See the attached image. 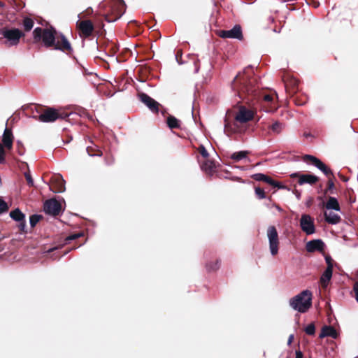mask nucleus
<instances>
[{"instance_id":"nucleus-1","label":"nucleus","mask_w":358,"mask_h":358,"mask_svg":"<svg viewBox=\"0 0 358 358\" xmlns=\"http://www.w3.org/2000/svg\"><path fill=\"white\" fill-rule=\"evenodd\" d=\"M252 73V67H247L242 73H239L234 78L231 83L233 90L248 103H253L254 100L258 97L257 80L256 78L251 76Z\"/></svg>"},{"instance_id":"nucleus-2","label":"nucleus","mask_w":358,"mask_h":358,"mask_svg":"<svg viewBox=\"0 0 358 358\" xmlns=\"http://www.w3.org/2000/svg\"><path fill=\"white\" fill-rule=\"evenodd\" d=\"M254 112L241 106L239 107L238 112L236 113L233 122H230L228 120H224V130L228 134L236 133H243L246 130V127L240 124H245L254 118Z\"/></svg>"},{"instance_id":"nucleus-3","label":"nucleus","mask_w":358,"mask_h":358,"mask_svg":"<svg viewBox=\"0 0 358 358\" xmlns=\"http://www.w3.org/2000/svg\"><path fill=\"white\" fill-rule=\"evenodd\" d=\"M99 7L102 9L104 19L108 22L120 19L126 10V5L123 0H105Z\"/></svg>"},{"instance_id":"nucleus-4","label":"nucleus","mask_w":358,"mask_h":358,"mask_svg":"<svg viewBox=\"0 0 358 358\" xmlns=\"http://www.w3.org/2000/svg\"><path fill=\"white\" fill-rule=\"evenodd\" d=\"M313 294L308 290H303L297 295L292 297L289 304L294 310L305 313L312 307Z\"/></svg>"},{"instance_id":"nucleus-5","label":"nucleus","mask_w":358,"mask_h":358,"mask_svg":"<svg viewBox=\"0 0 358 358\" xmlns=\"http://www.w3.org/2000/svg\"><path fill=\"white\" fill-rule=\"evenodd\" d=\"M33 37L35 43L41 41L45 48H52L57 38V32L52 27L45 29L36 27L33 31Z\"/></svg>"},{"instance_id":"nucleus-6","label":"nucleus","mask_w":358,"mask_h":358,"mask_svg":"<svg viewBox=\"0 0 358 358\" xmlns=\"http://www.w3.org/2000/svg\"><path fill=\"white\" fill-rule=\"evenodd\" d=\"M34 108L39 113L38 120L42 122H52L58 119H65L68 114L54 108L35 104Z\"/></svg>"},{"instance_id":"nucleus-7","label":"nucleus","mask_w":358,"mask_h":358,"mask_svg":"<svg viewBox=\"0 0 358 358\" xmlns=\"http://www.w3.org/2000/svg\"><path fill=\"white\" fill-rule=\"evenodd\" d=\"M1 34L3 38H6L4 45L8 48L17 45L20 42V39L24 36L22 31L16 28H3L1 29Z\"/></svg>"},{"instance_id":"nucleus-8","label":"nucleus","mask_w":358,"mask_h":358,"mask_svg":"<svg viewBox=\"0 0 358 358\" xmlns=\"http://www.w3.org/2000/svg\"><path fill=\"white\" fill-rule=\"evenodd\" d=\"M266 234L268 238L270 252L273 256H275L278 253L280 245L278 234L275 227L269 226Z\"/></svg>"},{"instance_id":"nucleus-9","label":"nucleus","mask_w":358,"mask_h":358,"mask_svg":"<svg viewBox=\"0 0 358 358\" xmlns=\"http://www.w3.org/2000/svg\"><path fill=\"white\" fill-rule=\"evenodd\" d=\"M302 159L303 162L310 163L319 169L328 178L329 177L334 178L331 169L316 157L310 155H305L303 156Z\"/></svg>"},{"instance_id":"nucleus-10","label":"nucleus","mask_w":358,"mask_h":358,"mask_svg":"<svg viewBox=\"0 0 358 358\" xmlns=\"http://www.w3.org/2000/svg\"><path fill=\"white\" fill-rule=\"evenodd\" d=\"M52 48L54 50H60L69 55H71L73 52V48L70 42L66 38V37L62 34L57 35V38L55 42V45H52Z\"/></svg>"},{"instance_id":"nucleus-11","label":"nucleus","mask_w":358,"mask_h":358,"mask_svg":"<svg viewBox=\"0 0 358 358\" xmlns=\"http://www.w3.org/2000/svg\"><path fill=\"white\" fill-rule=\"evenodd\" d=\"M77 28L78 29L80 36L85 38L90 37L94 30V24L90 20H78L77 22Z\"/></svg>"},{"instance_id":"nucleus-12","label":"nucleus","mask_w":358,"mask_h":358,"mask_svg":"<svg viewBox=\"0 0 358 358\" xmlns=\"http://www.w3.org/2000/svg\"><path fill=\"white\" fill-rule=\"evenodd\" d=\"M217 34L222 38H235L240 41L243 39L242 28L239 24H236L230 30H219Z\"/></svg>"},{"instance_id":"nucleus-13","label":"nucleus","mask_w":358,"mask_h":358,"mask_svg":"<svg viewBox=\"0 0 358 358\" xmlns=\"http://www.w3.org/2000/svg\"><path fill=\"white\" fill-rule=\"evenodd\" d=\"M140 101L143 103L152 113L157 114L159 110L160 103L147 94L141 92L138 94Z\"/></svg>"},{"instance_id":"nucleus-14","label":"nucleus","mask_w":358,"mask_h":358,"mask_svg":"<svg viewBox=\"0 0 358 358\" xmlns=\"http://www.w3.org/2000/svg\"><path fill=\"white\" fill-rule=\"evenodd\" d=\"M300 227L301 230L308 235L313 234L315 231L314 220L310 217V215L307 214H303L301 215L300 220Z\"/></svg>"},{"instance_id":"nucleus-15","label":"nucleus","mask_w":358,"mask_h":358,"mask_svg":"<svg viewBox=\"0 0 358 358\" xmlns=\"http://www.w3.org/2000/svg\"><path fill=\"white\" fill-rule=\"evenodd\" d=\"M62 210L61 203L55 199L47 200L44 203V211L51 215H58Z\"/></svg>"},{"instance_id":"nucleus-16","label":"nucleus","mask_w":358,"mask_h":358,"mask_svg":"<svg viewBox=\"0 0 358 358\" xmlns=\"http://www.w3.org/2000/svg\"><path fill=\"white\" fill-rule=\"evenodd\" d=\"M282 81L285 85L286 92L289 95H294L298 92L299 82L296 79L290 77L284 76Z\"/></svg>"},{"instance_id":"nucleus-17","label":"nucleus","mask_w":358,"mask_h":358,"mask_svg":"<svg viewBox=\"0 0 358 358\" xmlns=\"http://www.w3.org/2000/svg\"><path fill=\"white\" fill-rule=\"evenodd\" d=\"M50 189L55 193H62L65 191V180L62 176H55L51 178Z\"/></svg>"},{"instance_id":"nucleus-18","label":"nucleus","mask_w":358,"mask_h":358,"mask_svg":"<svg viewBox=\"0 0 358 358\" xmlns=\"http://www.w3.org/2000/svg\"><path fill=\"white\" fill-rule=\"evenodd\" d=\"M291 177L298 178V183L301 185L305 183L314 185L319 181V178L312 174H301L299 173H294L291 175Z\"/></svg>"},{"instance_id":"nucleus-19","label":"nucleus","mask_w":358,"mask_h":358,"mask_svg":"<svg viewBox=\"0 0 358 358\" xmlns=\"http://www.w3.org/2000/svg\"><path fill=\"white\" fill-rule=\"evenodd\" d=\"M251 178L256 181H263L266 183L271 185L273 187H278V189H285V186L282 185L280 182L273 180L271 177L263 174V173H255L253 174Z\"/></svg>"},{"instance_id":"nucleus-20","label":"nucleus","mask_w":358,"mask_h":358,"mask_svg":"<svg viewBox=\"0 0 358 358\" xmlns=\"http://www.w3.org/2000/svg\"><path fill=\"white\" fill-rule=\"evenodd\" d=\"M14 141V136L13 134L12 129L6 127L2 136V145L8 150L13 148V143Z\"/></svg>"},{"instance_id":"nucleus-21","label":"nucleus","mask_w":358,"mask_h":358,"mask_svg":"<svg viewBox=\"0 0 358 358\" xmlns=\"http://www.w3.org/2000/svg\"><path fill=\"white\" fill-rule=\"evenodd\" d=\"M306 249L308 252H322L324 249V243L320 239L312 240L306 243Z\"/></svg>"},{"instance_id":"nucleus-22","label":"nucleus","mask_w":358,"mask_h":358,"mask_svg":"<svg viewBox=\"0 0 358 358\" xmlns=\"http://www.w3.org/2000/svg\"><path fill=\"white\" fill-rule=\"evenodd\" d=\"M319 336L321 338L329 336L336 339L338 338V334L334 327L324 326Z\"/></svg>"},{"instance_id":"nucleus-23","label":"nucleus","mask_w":358,"mask_h":358,"mask_svg":"<svg viewBox=\"0 0 358 358\" xmlns=\"http://www.w3.org/2000/svg\"><path fill=\"white\" fill-rule=\"evenodd\" d=\"M101 48H103V50L106 54L111 57L114 56L119 50L118 46L115 43L111 41L104 43L101 46Z\"/></svg>"},{"instance_id":"nucleus-24","label":"nucleus","mask_w":358,"mask_h":358,"mask_svg":"<svg viewBox=\"0 0 358 358\" xmlns=\"http://www.w3.org/2000/svg\"><path fill=\"white\" fill-rule=\"evenodd\" d=\"M324 206L327 210H341V206L337 199L333 196H329L327 203Z\"/></svg>"},{"instance_id":"nucleus-25","label":"nucleus","mask_w":358,"mask_h":358,"mask_svg":"<svg viewBox=\"0 0 358 358\" xmlns=\"http://www.w3.org/2000/svg\"><path fill=\"white\" fill-rule=\"evenodd\" d=\"M324 216L325 221L331 224H336L341 221V216L332 212L329 213L325 212Z\"/></svg>"},{"instance_id":"nucleus-26","label":"nucleus","mask_w":358,"mask_h":358,"mask_svg":"<svg viewBox=\"0 0 358 358\" xmlns=\"http://www.w3.org/2000/svg\"><path fill=\"white\" fill-rule=\"evenodd\" d=\"M333 271L330 270V268H326L323 272L321 278H320V284L323 288H326L329 284V282L331 279Z\"/></svg>"},{"instance_id":"nucleus-27","label":"nucleus","mask_w":358,"mask_h":358,"mask_svg":"<svg viewBox=\"0 0 358 358\" xmlns=\"http://www.w3.org/2000/svg\"><path fill=\"white\" fill-rule=\"evenodd\" d=\"M166 124L167 126L171 129H180V121L178 120L176 117L169 115L166 118Z\"/></svg>"},{"instance_id":"nucleus-28","label":"nucleus","mask_w":358,"mask_h":358,"mask_svg":"<svg viewBox=\"0 0 358 358\" xmlns=\"http://www.w3.org/2000/svg\"><path fill=\"white\" fill-rule=\"evenodd\" d=\"M249 154H250V152L247 151V150L235 152L233 154H231L230 159L234 162H238L242 160L243 159L246 158Z\"/></svg>"},{"instance_id":"nucleus-29","label":"nucleus","mask_w":358,"mask_h":358,"mask_svg":"<svg viewBox=\"0 0 358 358\" xmlns=\"http://www.w3.org/2000/svg\"><path fill=\"white\" fill-rule=\"evenodd\" d=\"M221 265V259H217L214 262H208L206 264V268L208 272H213L217 271Z\"/></svg>"},{"instance_id":"nucleus-30","label":"nucleus","mask_w":358,"mask_h":358,"mask_svg":"<svg viewBox=\"0 0 358 358\" xmlns=\"http://www.w3.org/2000/svg\"><path fill=\"white\" fill-rule=\"evenodd\" d=\"M268 128L271 131L272 133L275 134H279L284 129L285 124L278 121H275L272 124L268 125Z\"/></svg>"},{"instance_id":"nucleus-31","label":"nucleus","mask_w":358,"mask_h":358,"mask_svg":"<svg viewBox=\"0 0 358 358\" xmlns=\"http://www.w3.org/2000/svg\"><path fill=\"white\" fill-rule=\"evenodd\" d=\"M274 97L271 94H264L263 96V100L265 103L270 104L268 108L267 109L269 112H273L276 110V105L274 103Z\"/></svg>"},{"instance_id":"nucleus-32","label":"nucleus","mask_w":358,"mask_h":358,"mask_svg":"<svg viewBox=\"0 0 358 358\" xmlns=\"http://www.w3.org/2000/svg\"><path fill=\"white\" fill-rule=\"evenodd\" d=\"M10 217L16 222L24 221L25 219L24 214L19 208L10 211Z\"/></svg>"},{"instance_id":"nucleus-33","label":"nucleus","mask_w":358,"mask_h":358,"mask_svg":"<svg viewBox=\"0 0 358 358\" xmlns=\"http://www.w3.org/2000/svg\"><path fill=\"white\" fill-rule=\"evenodd\" d=\"M334 178L329 177L327 182V187L324 190V194H334L335 185L333 180Z\"/></svg>"},{"instance_id":"nucleus-34","label":"nucleus","mask_w":358,"mask_h":358,"mask_svg":"<svg viewBox=\"0 0 358 358\" xmlns=\"http://www.w3.org/2000/svg\"><path fill=\"white\" fill-rule=\"evenodd\" d=\"M23 27L25 31H29L34 26V20L28 17H24L23 20Z\"/></svg>"},{"instance_id":"nucleus-35","label":"nucleus","mask_w":358,"mask_h":358,"mask_svg":"<svg viewBox=\"0 0 358 358\" xmlns=\"http://www.w3.org/2000/svg\"><path fill=\"white\" fill-rule=\"evenodd\" d=\"M292 99L293 102L298 106H302L305 104L307 101V97L303 96L301 98H299L298 95L294 94L290 96Z\"/></svg>"},{"instance_id":"nucleus-36","label":"nucleus","mask_w":358,"mask_h":358,"mask_svg":"<svg viewBox=\"0 0 358 358\" xmlns=\"http://www.w3.org/2000/svg\"><path fill=\"white\" fill-rule=\"evenodd\" d=\"M201 168L207 173H210L213 171L215 169V164L213 162L207 160L203 162V164L201 166Z\"/></svg>"},{"instance_id":"nucleus-37","label":"nucleus","mask_w":358,"mask_h":358,"mask_svg":"<svg viewBox=\"0 0 358 358\" xmlns=\"http://www.w3.org/2000/svg\"><path fill=\"white\" fill-rule=\"evenodd\" d=\"M84 236V234L83 232H78V233H75V234H73L65 238V243L64 244L67 245L69 243H70V242L71 241H74V240H76L78 239V238H80V237H83Z\"/></svg>"},{"instance_id":"nucleus-38","label":"nucleus","mask_w":358,"mask_h":358,"mask_svg":"<svg viewBox=\"0 0 358 358\" xmlns=\"http://www.w3.org/2000/svg\"><path fill=\"white\" fill-rule=\"evenodd\" d=\"M87 153L91 156H101L102 151L97 148L87 147Z\"/></svg>"},{"instance_id":"nucleus-39","label":"nucleus","mask_w":358,"mask_h":358,"mask_svg":"<svg viewBox=\"0 0 358 358\" xmlns=\"http://www.w3.org/2000/svg\"><path fill=\"white\" fill-rule=\"evenodd\" d=\"M42 218L41 215H32L29 217V222L31 227H34L36 224L40 221V220Z\"/></svg>"},{"instance_id":"nucleus-40","label":"nucleus","mask_w":358,"mask_h":358,"mask_svg":"<svg viewBox=\"0 0 358 358\" xmlns=\"http://www.w3.org/2000/svg\"><path fill=\"white\" fill-rule=\"evenodd\" d=\"M255 192L257 197L259 199H263L266 198V192H264V189L259 187H255Z\"/></svg>"},{"instance_id":"nucleus-41","label":"nucleus","mask_w":358,"mask_h":358,"mask_svg":"<svg viewBox=\"0 0 358 358\" xmlns=\"http://www.w3.org/2000/svg\"><path fill=\"white\" fill-rule=\"evenodd\" d=\"M306 334L313 336L315 334V326L314 323H310L304 329Z\"/></svg>"},{"instance_id":"nucleus-42","label":"nucleus","mask_w":358,"mask_h":358,"mask_svg":"<svg viewBox=\"0 0 358 358\" xmlns=\"http://www.w3.org/2000/svg\"><path fill=\"white\" fill-rule=\"evenodd\" d=\"M16 148H17V153L20 155H24V153L25 152V148H24L22 143L20 141H17L16 142Z\"/></svg>"},{"instance_id":"nucleus-43","label":"nucleus","mask_w":358,"mask_h":358,"mask_svg":"<svg viewBox=\"0 0 358 358\" xmlns=\"http://www.w3.org/2000/svg\"><path fill=\"white\" fill-rule=\"evenodd\" d=\"M8 208L7 203L0 198V214L7 212Z\"/></svg>"},{"instance_id":"nucleus-44","label":"nucleus","mask_w":358,"mask_h":358,"mask_svg":"<svg viewBox=\"0 0 358 358\" xmlns=\"http://www.w3.org/2000/svg\"><path fill=\"white\" fill-rule=\"evenodd\" d=\"M198 151L203 158H208L209 154L206 148L203 145H200L198 148Z\"/></svg>"},{"instance_id":"nucleus-45","label":"nucleus","mask_w":358,"mask_h":358,"mask_svg":"<svg viewBox=\"0 0 358 358\" xmlns=\"http://www.w3.org/2000/svg\"><path fill=\"white\" fill-rule=\"evenodd\" d=\"M4 146L0 143V164H3L6 160V151Z\"/></svg>"},{"instance_id":"nucleus-46","label":"nucleus","mask_w":358,"mask_h":358,"mask_svg":"<svg viewBox=\"0 0 358 358\" xmlns=\"http://www.w3.org/2000/svg\"><path fill=\"white\" fill-rule=\"evenodd\" d=\"M24 177H25L27 185L29 187H33L34 186V180H33V178H32L29 171L24 173Z\"/></svg>"},{"instance_id":"nucleus-47","label":"nucleus","mask_w":358,"mask_h":358,"mask_svg":"<svg viewBox=\"0 0 358 358\" xmlns=\"http://www.w3.org/2000/svg\"><path fill=\"white\" fill-rule=\"evenodd\" d=\"M325 261H326V263L327 264V268H330V270L333 271L334 260L332 259V258L330 256L327 255V256L325 257Z\"/></svg>"},{"instance_id":"nucleus-48","label":"nucleus","mask_w":358,"mask_h":358,"mask_svg":"<svg viewBox=\"0 0 358 358\" xmlns=\"http://www.w3.org/2000/svg\"><path fill=\"white\" fill-rule=\"evenodd\" d=\"M25 227H26V222H25V219H24V221L19 222V224H18L19 231L22 233L26 232Z\"/></svg>"},{"instance_id":"nucleus-49","label":"nucleus","mask_w":358,"mask_h":358,"mask_svg":"<svg viewBox=\"0 0 358 358\" xmlns=\"http://www.w3.org/2000/svg\"><path fill=\"white\" fill-rule=\"evenodd\" d=\"M353 290L355 294V299L358 302V281L355 282L353 287Z\"/></svg>"},{"instance_id":"nucleus-50","label":"nucleus","mask_w":358,"mask_h":358,"mask_svg":"<svg viewBox=\"0 0 358 358\" xmlns=\"http://www.w3.org/2000/svg\"><path fill=\"white\" fill-rule=\"evenodd\" d=\"M303 355L302 352H301L300 350L296 351L295 358H303Z\"/></svg>"},{"instance_id":"nucleus-51","label":"nucleus","mask_w":358,"mask_h":358,"mask_svg":"<svg viewBox=\"0 0 358 358\" xmlns=\"http://www.w3.org/2000/svg\"><path fill=\"white\" fill-rule=\"evenodd\" d=\"M339 178L344 182H347L348 180V178L343 176L342 174H338Z\"/></svg>"},{"instance_id":"nucleus-52","label":"nucleus","mask_w":358,"mask_h":358,"mask_svg":"<svg viewBox=\"0 0 358 358\" xmlns=\"http://www.w3.org/2000/svg\"><path fill=\"white\" fill-rule=\"evenodd\" d=\"M232 180H236V181H238V182H243V180L241 178H238V177L234 178H232Z\"/></svg>"},{"instance_id":"nucleus-53","label":"nucleus","mask_w":358,"mask_h":358,"mask_svg":"<svg viewBox=\"0 0 358 358\" xmlns=\"http://www.w3.org/2000/svg\"><path fill=\"white\" fill-rule=\"evenodd\" d=\"M293 338H294V336H293V335H291V336H289V343H291V342H292V341Z\"/></svg>"},{"instance_id":"nucleus-54","label":"nucleus","mask_w":358,"mask_h":358,"mask_svg":"<svg viewBox=\"0 0 358 358\" xmlns=\"http://www.w3.org/2000/svg\"><path fill=\"white\" fill-rule=\"evenodd\" d=\"M4 6V3L0 1V7L2 8Z\"/></svg>"},{"instance_id":"nucleus-55","label":"nucleus","mask_w":358,"mask_h":358,"mask_svg":"<svg viewBox=\"0 0 358 358\" xmlns=\"http://www.w3.org/2000/svg\"><path fill=\"white\" fill-rule=\"evenodd\" d=\"M82 244H83V243H80L78 246H76V247H73V248H72L71 250L76 249V248H78V247H79V246L82 245Z\"/></svg>"},{"instance_id":"nucleus-56","label":"nucleus","mask_w":358,"mask_h":358,"mask_svg":"<svg viewBox=\"0 0 358 358\" xmlns=\"http://www.w3.org/2000/svg\"><path fill=\"white\" fill-rule=\"evenodd\" d=\"M166 113V110H162V115H165V113Z\"/></svg>"},{"instance_id":"nucleus-57","label":"nucleus","mask_w":358,"mask_h":358,"mask_svg":"<svg viewBox=\"0 0 358 358\" xmlns=\"http://www.w3.org/2000/svg\"><path fill=\"white\" fill-rule=\"evenodd\" d=\"M55 249H56V248H54L50 249V250H48V252H52V251H53V250H55Z\"/></svg>"},{"instance_id":"nucleus-58","label":"nucleus","mask_w":358,"mask_h":358,"mask_svg":"<svg viewBox=\"0 0 358 358\" xmlns=\"http://www.w3.org/2000/svg\"><path fill=\"white\" fill-rule=\"evenodd\" d=\"M129 23H134V24H137V22H136V21H134V22L131 21Z\"/></svg>"},{"instance_id":"nucleus-59","label":"nucleus","mask_w":358,"mask_h":358,"mask_svg":"<svg viewBox=\"0 0 358 358\" xmlns=\"http://www.w3.org/2000/svg\"><path fill=\"white\" fill-rule=\"evenodd\" d=\"M318 6H319V3L317 2V3H316V6H315V7H317Z\"/></svg>"},{"instance_id":"nucleus-60","label":"nucleus","mask_w":358,"mask_h":358,"mask_svg":"<svg viewBox=\"0 0 358 358\" xmlns=\"http://www.w3.org/2000/svg\"><path fill=\"white\" fill-rule=\"evenodd\" d=\"M357 358H358V357H357Z\"/></svg>"}]
</instances>
